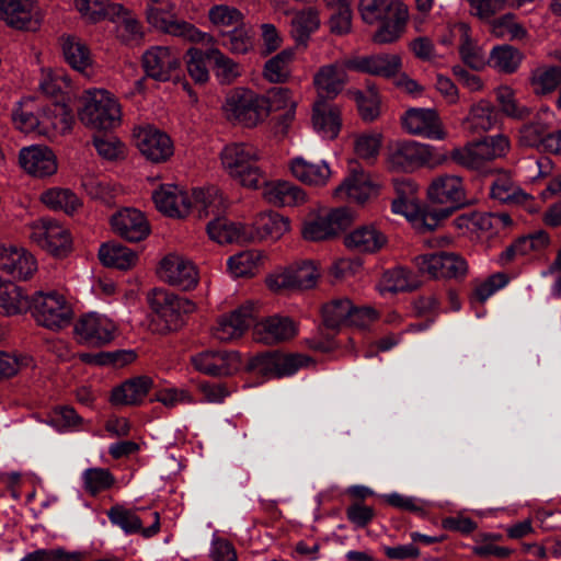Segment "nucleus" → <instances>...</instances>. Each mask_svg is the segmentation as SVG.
Here are the masks:
<instances>
[{
	"mask_svg": "<svg viewBox=\"0 0 561 561\" xmlns=\"http://www.w3.org/2000/svg\"><path fill=\"white\" fill-rule=\"evenodd\" d=\"M35 256L25 248L0 243V272L15 280H28L37 272Z\"/></svg>",
	"mask_w": 561,
	"mask_h": 561,
	"instance_id": "nucleus-17",
	"label": "nucleus"
},
{
	"mask_svg": "<svg viewBox=\"0 0 561 561\" xmlns=\"http://www.w3.org/2000/svg\"><path fill=\"white\" fill-rule=\"evenodd\" d=\"M378 184L371 175L363 169H353L344 181L334 190L336 197H346L353 202L363 204L375 196Z\"/></svg>",
	"mask_w": 561,
	"mask_h": 561,
	"instance_id": "nucleus-29",
	"label": "nucleus"
},
{
	"mask_svg": "<svg viewBox=\"0 0 561 561\" xmlns=\"http://www.w3.org/2000/svg\"><path fill=\"white\" fill-rule=\"evenodd\" d=\"M490 195L501 203H517L526 195L506 174L497 176L491 185Z\"/></svg>",
	"mask_w": 561,
	"mask_h": 561,
	"instance_id": "nucleus-60",
	"label": "nucleus"
},
{
	"mask_svg": "<svg viewBox=\"0 0 561 561\" xmlns=\"http://www.w3.org/2000/svg\"><path fill=\"white\" fill-rule=\"evenodd\" d=\"M510 141L504 135L486 137L451 150L450 158L455 163L469 170H481L488 162L505 156Z\"/></svg>",
	"mask_w": 561,
	"mask_h": 561,
	"instance_id": "nucleus-6",
	"label": "nucleus"
},
{
	"mask_svg": "<svg viewBox=\"0 0 561 561\" xmlns=\"http://www.w3.org/2000/svg\"><path fill=\"white\" fill-rule=\"evenodd\" d=\"M409 19L408 8L403 4H397L388 14H386L378 24V28L373 35L376 44H390L401 37L405 31Z\"/></svg>",
	"mask_w": 561,
	"mask_h": 561,
	"instance_id": "nucleus-34",
	"label": "nucleus"
},
{
	"mask_svg": "<svg viewBox=\"0 0 561 561\" xmlns=\"http://www.w3.org/2000/svg\"><path fill=\"white\" fill-rule=\"evenodd\" d=\"M192 208L195 207L201 218L220 215L227 209L228 203L219 188L209 186L195 188L191 193Z\"/></svg>",
	"mask_w": 561,
	"mask_h": 561,
	"instance_id": "nucleus-37",
	"label": "nucleus"
},
{
	"mask_svg": "<svg viewBox=\"0 0 561 561\" xmlns=\"http://www.w3.org/2000/svg\"><path fill=\"white\" fill-rule=\"evenodd\" d=\"M298 332L297 324L288 317L272 316L254 325V336L264 344L285 342Z\"/></svg>",
	"mask_w": 561,
	"mask_h": 561,
	"instance_id": "nucleus-32",
	"label": "nucleus"
},
{
	"mask_svg": "<svg viewBox=\"0 0 561 561\" xmlns=\"http://www.w3.org/2000/svg\"><path fill=\"white\" fill-rule=\"evenodd\" d=\"M76 9L90 23L107 20L110 15L122 10V4L108 0H75Z\"/></svg>",
	"mask_w": 561,
	"mask_h": 561,
	"instance_id": "nucleus-49",
	"label": "nucleus"
},
{
	"mask_svg": "<svg viewBox=\"0 0 561 561\" xmlns=\"http://www.w3.org/2000/svg\"><path fill=\"white\" fill-rule=\"evenodd\" d=\"M224 46L232 54L244 55L253 48V34L244 23L226 34Z\"/></svg>",
	"mask_w": 561,
	"mask_h": 561,
	"instance_id": "nucleus-61",
	"label": "nucleus"
},
{
	"mask_svg": "<svg viewBox=\"0 0 561 561\" xmlns=\"http://www.w3.org/2000/svg\"><path fill=\"white\" fill-rule=\"evenodd\" d=\"M194 368L210 376H230L242 367L240 354L236 351H204L191 358Z\"/></svg>",
	"mask_w": 561,
	"mask_h": 561,
	"instance_id": "nucleus-20",
	"label": "nucleus"
},
{
	"mask_svg": "<svg viewBox=\"0 0 561 561\" xmlns=\"http://www.w3.org/2000/svg\"><path fill=\"white\" fill-rule=\"evenodd\" d=\"M263 256V253L259 250L237 253L228 259V271L233 277L253 276L257 272Z\"/></svg>",
	"mask_w": 561,
	"mask_h": 561,
	"instance_id": "nucleus-50",
	"label": "nucleus"
},
{
	"mask_svg": "<svg viewBox=\"0 0 561 561\" xmlns=\"http://www.w3.org/2000/svg\"><path fill=\"white\" fill-rule=\"evenodd\" d=\"M134 139L140 153L154 163L167 161L174 152L169 135L152 125L135 128Z\"/></svg>",
	"mask_w": 561,
	"mask_h": 561,
	"instance_id": "nucleus-15",
	"label": "nucleus"
},
{
	"mask_svg": "<svg viewBox=\"0 0 561 561\" xmlns=\"http://www.w3.org/2000/svg\"><path fill=\"white\" fill-rule=\"evenodd\" d=\"M19 162L21 168L32 176L47 178L57 172V158L53 150L46 146L33 145L20 150Z\"/></svg>",
	"mask_w": 561,
	"mask_h": 561,
	"instance_id": "nucleus-28",
	"label": "nucleus"
},
{
	"mask_svg": "<svg viewBox=\"0 0 561 561\" xmlns=\"http://www.w3.org/2000/svg\"><path fill=\"white\" fill-rule=\"evenodd\" d=\"M497 121L499 114L494 105L488 100H480L470 107L466 124L473 133H484L492 129Z\"/></svg>",
	"mask_w": 561,
	"mask_h": 561,
	"instance_id": "nucleus-45",
	"label": "nucleus"
},
{
	"mask_svg": "<svg viewBox=\"0 0 561 561\" xmlns=\"http://www.w3.org/2000/svg\"><path fill=\"white\" fill-rule=\"evenodd\" d=\"M351 70L369 76L392 78L397 76L402 68V60L397 54H373L350 56Z\"/></svg>",
	"mask_w": 561,
	"mask_h": 561,
	"instance_id": "nucleus-25",
	"label": "nucleus"
},
{
	"mask_svg": "<svg viewBox=\"0 0 561 561\" xmlns=\"http://www.w3.org/2000/svg\"><path fill=\"white\" fill-rule=\"evenodd\" d=\"M416 286V280L410 271L396 267L382 274L378 289L381 294L398 293L414 289Z\"/></svg>",
	"mask_w": 561,
	"mask_h": 561,
	"instance_id": "nucleus-51",
	"label": "nucleus"
},
{
	"mask_svg": "<svg viewBox=\"0 0 561 561\" xmlns=\"http://www.w3.org/2000/svg\"><path fill=\"white\" fill-rule=\"evenodd\" d=\"M99 259L104 266L129 270L138 262L137 252L115 241L100 245Z\"/></svg>",
	"mask_w": 561,
	"mask_h": 561,
	"instance_id": "nucleus-40",
	"label": "nucleus"
},
{
	"mask_svg": "<svg viewBox=\"0 0 561 561\" xmlns=\"http://www.w3.org/2000/svg\"><path fill=\"white\" fill-rule=\"evenodd\" d=\"M270 105L265 95L250 89L237 88L227 94L222 111L228 121L252 128L270 115Z\"/></svg>",
	"mask_w": 561,
	"mask_h": 561,
	"instance_id": "nucleus-4",
	"label": "nucleus"
},
{
	"mask_svg": "<svg viewBox=\"0 0 561 561\" xmlns=\"http://www.w3.org/2000/svg\"><path fill=\"white\" fill-rule=\"evenodd\" d=\"M245 229L248 242L277 241L290 230V220L276 211H262Z\"/></svg>",
	"mask_w": 561,
	"mask_h": 561,
	"instance_id": "nucleus-22",
	"label": "nucleus"
},
{
	"mask_svg": "<svg viewBox=\"0 0 561 561\" xmlns=\"http://www.w3.org/2000/svg\"><path fill=\"white\" fill-rule=\"evenodd\" d=\"M318 10L307 8L298 11L291 21V34L296 42L306 44L312 33L320 27Z\"/></svg>",
	"mask_w": 561,
	"mask_h": 561,
	"instance_id": "nucleus-52",
	"label": "nucleus"
},
{
	"mask_svg": "<svg viewBox=\"0 0 561 561\" xmlns=\"http://www.w3.org/2000/svg\"><path fill=\"white\" fill-rule=\"evenodd\" d=\"M352 301L347 298L333 299L322 307V318L325 327L339 329L350 325Z\"/></svg>",
	"mask_w": 561,
	"mask_h": 561,
	"instance_id": "nucleus-53",
	"label": "nucleus"
},
{
	"mask_svg": "<svg viewBox=\"0 0 561 561\" xmlns=\"http://www.w3.org/2000/svg\"><path fill=\"white\" fill-rule=\"evenodd\" d=\"M28 309L39 325L50 330L67 327L72 318L71 306L64 295L56 291L37 293L28 302Z\"/></svg>",
	"mask_w": 561,
	"mask_h": 561,
	"instance_id": "nucleus-7",
	"label": "nucleus"
},
{
	"mask_svg": "<svg viewBox=\"0 0 561 561\" xmlns=\"http://www.w3.org/2000/svg\"><path fill=\"white\" fill-rule=\"evenodd\" d=\"M112 230L123 239L139 242L150 233V226L145 215L136 209L126 207L119 209L111 217Z\"/></svg>",
	"mask_w": 561,
	"mask_h": 561,
	"instance_id": "nucleus-26",
	"label": "nucleus"
},
{
	"mask_svg": "<svg viewBox=\"0 0 561 561\" xmlns=\"http://www.w3.org/2000/svg\"><path fill=\"white\" fill-rule=\"evenodd\" d=\"M146 15L148 23L160 31L176 16V5L171 0H148Z\"/></svg>",
	"mask_w": 561,
	"mask_h": 561,
	"instance_id": "nucleus-57",
	"label": "nucleus"
},
{
	"mask_svg": "<svg viewBox=\"0 0 561 561\" xmlns=\"http://www.w3.org/2000/svg\"><path fill=\"white\" fill-rule=\"evenodd\" d=\"M159 211L173 218H184L192 209L191 193L175 184H163L152 193Z\"/></svg>",
	"mask_w": 561,
	"mask_h": 561,
	"instance_id": "nucleus-24",
	"label": "nucleus"
},
{
	"mask_svg": "<svg viewBox=\"0 0 561 561\" xmlns=\"http://www.w3.org/2000/svg\"><path fill=\"white\" fill-rule=\"evenodd\" d=\"M451 215L446 208H417L412 217V226L420 232L431 231L438 227L439 222Z\"/></svg>",
	"mask_w": 561,
	"mask_h": 561,
	"instance_id": "nucleus-62",
	"label": "nucleus"
},
{
	"mask_svg": "<svg viewBox=\"0 0 561 561\" xmlns=\"http://www.w3.org/2000/svg\"><path fill=\"white\" fill-rule=\"evenodd\" d=\"M256 304L248 301L232 312L220 317L213 330L214 336L221 342H230L241 337L253 324Z\"/></svg>",
	"mask_w": 561,
	"mask_h": 561,
	"instance_id": "nucleus-21",
	"label": "nucleus"
},
{
	"mask_svg": "<svg viewBox=\"0 0 561 561\" xmlns=\"http://www.w3.org/2000/svg\"><path fill=\"white\" fill-rule=\"evenodd\" d=\"M158 273L163 282L182 290L194 289L199 280L196 265L178 253L165 255L159 264Z\"/></svg>",
	"mask_w": 561,
	"mask_h": 561,
	"instance_id": "nucleus-13",
	"label": "nucleus"
},
{
	"mask_svg": "<svg viewBox=\"0 0 561 561\" xmlns=\"http://www.w3.org/2000/svg\"><path fill=\"white\" fill-rule=\"evenodd\" d=\"M160 32L181 37L192 43L214 44L215 42L210 34L199 31L196 26L186 21L179 20L178 16L170 23H167Z\"/></svg>",
	"mask_w": 561,
	"mask_h": 561,
	"instance_id": "nucleus-55",
	"label": "nucleus"
},
{
	"mask_svg": "<svg viewBox=\"0 0 561 561\" xmlns=\"http://www.w3.org/2000/svg\"><path fill=\"white\" fill-rule=\"evenodd\" d=\"M413 263L420 273L433 278H459L468 273L466 260L454 252H437L417 255Z\"/></svg>",
	"mask_w": 561,
	"mask_h": 561,
	"instance_id": "nucleus-11",
	"label": "nucleus"
},
{
	"mask_svg": "<svg viewBox=\"0 0 561 561\" xmlns=\"http://www.w3.org/2000/svg\"><path fill=\"white\" fill-rule=\"evenodd\" d=\"M560 83L561 66H541L531 75V84L536 94L551 93Z\"/></svg>",
	"mask_w": 561,
	"mask_h": 561,
	"instance_id": "nucleus-58",
	"label": "nucleus"
},
{
	"mask_svg": "<svg viewBox=\"0 0 561 561\" xmlns=\"http://www.w3.org/2000/svg\"><path fill=\"white\" fill-rule=\"evenodd\" d=\"M80 101L79 119L88 128L107 130L121 123V105L107 90H85Z\"/></svg>",
	"mask_w": 561,
	"mask_h": 561,
	"instance_id": "nucleus-2",
	"label": "nucleus"
},
{
	"mask_svg": "<svg viewBox=\"0 0 561 561\" xmlns=\"http://www.w3.org/2000/svg\"><path fill=\"white\" fill-rule=\"evenodd\" d=\"M288 169L294 179L310 187H324L333 174L325 160L311 161L302 156L291 158Z\"/></svg>",
	"mask_w": 561,
	"mask_h": 561,
	"instance_id": "nucleus-27",
	"label": "nucleus"
},
{
	"mask_svg": "<svg viewBox=\"0 0 561 561\" xmlns=\"http://www.w3.org/2000/svg\"><path fill=\"white\" fill-rule=\"evenodd\" d=\"M30 229V238L55 255L60 254L70 245L68 230L56 220L42 218L34 221Z\"/></svg>",
	"mask_w": 561,
	"mask_h": 561,
	"instance_id": "nucleus-23",
	"label": "nucleus"
},
{
	"mask_svg": "<svg viewBox=\"0 0 561 561\" xmlns=\"http://www.w3.org/2000/svg\"><path fill=\"white\" fill-rule=\"evenodd\" d=\"M148 302L161 322V332L175 331L184 324V318L196 310V304L163 288H153Z\"/></svg>",
	"mask_w": 561,
	"mask_h": 561,
	"instance_id": "nucleus-5",
	"label": "nucleus"
},
{
	"mask_svg": "<svg viewBox=\"0 0 561 561\" xmlns=\"http://www.w3.org/2000/svg\"><path fill=\"white\" fill-rule=\"evenodd\" d=\"M524 55L517 48L510 45L493 47L489 55V65L504 73H514L520 66Z\"/></svg>",
	"mask_w": 561,
	"mask_h": 561,
	"instance_id": "nucleus-48",
	"label": "nucleus"
},
{
	"mask_svg": "<svg viewBox=\"0 0 561 561\" xmlns=\"http://www.w3.org/2000/svg\"><path fill=\"white\" fill-rule=\"evenodd\" d=\"M42 136L53 138L72 128V111L64 103H51L41 111Z\"/></svg>",
	"mask_w": 561,
	"mask_h": 561,
	"instance_id": "nucleus-35",
	"label": "nucleus"
},
{
	"mask_svg": "<svg viewBox=\"0 0 561 561\" xmlns=\"http://www.w3.org/2000/svg\"><path fill=\"white\" fill-rule=\"evenodd\" d=\"M348 249L363 253H374L387 244V237L373 225L362 226L345 236Z\"/></svg>",
	"mask_w": 561,
	"mask_h": 561,
	"instance_id": "nucleus-36",
	"label": "nucleus"
},
{
	"mask_svg": "<svg viewBox=\"0 0 561 561\" xmlns=\"http://www.w3.org/2000/svg\"><path fill=\"white\" fill-rule=\"evenodd\" d=\"M141 61L148 77L164 82L180 68L181 56L172 47L152 46L142 54Z\"/></svg>",
	"mask_w": 561,
	"mask_h": 561,
	"instance_id": "nucleus-19",
	"label": "nucleus"
},
{
	"mask_svg": "<svg viewBox=\"0 0 561 561\" xmlns=\"http://www.w3.org/2000/svg\"><path fill=\"white\" fill-rule=\"evenodd\" d=\"M43 16L35 0H0V21L18 31H36Z\"/></svg>",
	"mask_w": 561,
	"mask_h": 561,
	"instance_id": "nucleus-16",
	"label": "nucleus"
},
{
	"mask_svg": "<svg viewBox=\"0 0 561 561\" xmlns=\"http://www.w3.org/2000/svg\"><path fill=\"white\" fill-rule=\"evenodd\" d=\"M350 56L319 67L312 77L318 99H334L348 82Z\"/></svg>",
	"mask_w": 561,
	"mask_h": 561,
	"instance_id": "nucleus-12",
	"label": "nucleus"
},
{
	"mask_svg": "<svg viewBox=\"0 0 561 561\" xmlns=\"http://www.w3.org/2000/svg\"><path fill=\"white\" fill-rule=\"evenodd\" d=\"M401 124L410 135L434 140H443L447 136L437 112L432 108H409L402 115Z\"/></svg>",
	"mask_w": 561,
	"mask_h": 561,
	"instance_id": "nucleus-18",
	"label": "nucleus"
},
{
	"mask_svg": "<svg viewBox=\"0 0 561 561\" xmlns=\"http://www.w3.org/2000/svg\"><path fill=\"white\" fill-rule=\"evenodd\" d=\"M426 196L432 204L439 205L453 213L467 203L463 179L453 173L438 174L431 180Z\"/></svg>",
	"mask_w": 561,
	"mask_h": 561,
	"instance_id": "nucleus-10",
	"label": "nucleus"
},
{
	"mask_svg": "<svg viewBox=\"0 0 561 561\" xmlns=\"http://www.w3.org/2000/svg\"><path fill=\"white\" fill-rule=\"evenodd\" d=\"M294 51L284 49L265 62L263 76L273 83L285 82L290 76Z\"/></svg>",
	"mask_w": 561,
	"mask_h": 561,
	"instance_id": "nucleus-54",
	"label": "nucleus"
},
{
	"mask_svg": "<svg viewBox=\"0 0 561 561\" xmlns=\"http://www.w3.org/2000/svg\"><path fill=\"white\" fill-rule=\"evenodd\" d=\"M106 515L110 522L126 535L140 534L144 538H151L160 531V514L157 511L114 505Z\"/></svg>",
	"mask_w": 561,
	"mask_h": 561,
	"instance_id": "nucleus-8",
	"label": "nucleus"
},
{
	"mask_svg": "<svg viewBox=\"0 0 561 561\" xmlns=\"http://www.w3.org/2000/svg\"><path fill=\"white\" fill-rule=\"evenodd\" d=\"M61 47L65 59L70 67L89 75L93 59L88 45L79 37L68 35L61 38Z\"/></svg>",
	"mask_w": 561,
	"mask_h": 561,
	"instance_id": "nucleus-41",
	"label": "nucleus"
},
{
	"mask_svg": "<svg viewBox=\"0 0 561 561\" xmlns=\"http://www.w3.org/2000/svg\"><path fill=\"white\" fill-rule=\"evenodd\" d=\"M152 380L140 376L129 379L113 389L111 402L114 405H136L144 401L151 388Z\"/></svg>",
	"mask_w": 561,
	"mask_h": 561,
	"instance_id": "nucleus-38",
	"label": "nucleus"
},
{
	"mask_svg": "<svg viewBox=\"0 0 561 561\" xmlns=\"http://www.w3.org/2000/svg\"><path fill=\"white\" fill-rule=\"evenodd\" d=\"M85 553L81 551H68L58 547L53 549H38L25 556L24 561H83Z\"/></svg>",
	"mask_w": 561,
	"mask_h": 561,
	"instance_id": "nucleus-64",
	"label": "nucleus"
},
{
	"mask_svg": "<svg viewBox=\"0 0 561 561\" xmlns=\"http://www.w3.org/2000/svg\"><path fill=\"white\" fill-rule=\"evenodd\" d=\"M450 35L459 39V54L462 61L474 70H482L489 58L472 38L467 23L458 22L450 27Z\"/></svg>",
	"mask_w": 561,
	"mask_h": 561,
	"instance_id": "nucleus-33",
	"label": "nucleus"
},
{
	"mask_svg": "<svg viewBox=\"0 0 561 561\" xmlns=\"http://www.w3.org/2000/svg\"><path fill=\"white\" fill-rule=\"evenodd\" d=\"M75 334L81 344L103 347L116 339L118 325L106 314L92 311L83 314L76 322Z\"/></svg>",
	"mask_w": 561,
	"mask_h": 561,
	"instance_id": "nucleus-9",
	"label": "nucleus"
},
{
	"mask_svg": "<svg viewBox=\"0 0 561 561\" xmlns=\"http://www.w3.org/2000/svg\"><path fill=\"white\" fill-rule=\"evenodd\" d=\"M107 20L116 24L117 36L123 43L135 45L142 39L144 27L141 23L134 13L123 5L119 12L110 15Z\"/></svg>",
	"mask_w": 561,
	"mask_h": 561,
	"instance_id": "nucleus-42",
	"label": "nucleus"
},
{
	"mask_svg": "<svg viewBox=\"0 0 561 561\" xmlns=\"http://www.w3.org/2000/svg\"><path fill=\"white\" fill-rule=\"evenodd\" d=\"M206 58L213 62L215 77L221 84L233 83L243 72L242 66L239 62L216 47L206 51Z\"/></svg>",
	"mask_w": 561,
	"mask_h": 561,
	"instance_id": "nucleus-44",
	"label": "nucleus"
},
{
	"mask_svg": "<svg viewBox=\"0 0 561 561\" xmlns=\"http://www.w3.org/2000/svg\"><path fill=\"white\" fill-rule=\"evenodd\" d=\"M219 158L224 171L241 186L257 190L264 182V173L256 165L260 156L255 147L243 142L229 144L222 148Z\"/></svg>",
	"mask_w": 561,
	"mask_h": 561,
	"instance_id": "nucleus-1",
	"label": "nucleus"
},
{
	"mask_svg": "<svg viewBox=\"0 0 561 561\" xmlns=\"http://www.w3.org/2000/svg\"><path fill=\"white\" fill-rule=\"evenodd\" d=\"M320 273L312 262H302L273 273L266 278L267 287L273 291L283 289H310L316 286Z\"/></svg>",
	"mask_w": 561,
	"mask_h": 561,
	"instance_id": "nucleus-14",
	"label": "nucleus"
},
{
	"mask_svg": "<svg viewBox=\"0 0 561 561\" xmlns=\"http://www.w3.org/2000/svg\"><path fill=\"white\" fill-rule=\"evenodd\" d=\"M264 199L276 207H294L308 202L307 192L290 181L263 182Z\"/></svg>",
	"mask_w": 561,
	"mask_h": 561,
	"instance_id": "nucleus-31",
	"label": "nucleus"
},
{
	"mask_svg": "<svg viewBox=\"0 0 561 561\" xmlns=\"http://www.w3.org/2000/svg\"><path fill=\"white\" fill-rule=\"evenodd\" d=\"M358 111L365 121H374L380 113V98L376 89L369 88L366 92L355 90L352 92Z\"/></svg>",
	"mask_w": 561,
	"mask_h": 561,
	"instance_id": "nucleus-63",
	"label": "nucleus"
},
{
	"mask_svg": "<svg viewBox=\"0 0 561 561\" xmlns=\"http://www.w3.org/2000/svg\"><path fill=\"white\" fill-rule=\"evenodd\" d=\"M206 231L209 239L219 244L248 242L245 224L233 222L224 217L210 220Z\"/></svg>",
	"mask_w": 561,
	"mask_h": 561,
	"instance_id": "nucleus-39",
	"label": "nucleus"
},
{
	"mask_svg": "<svg viewBox=\"0 0 561 561\" xmlns=\"http://www.w3.org/2000/svg\"><path fill=\"white\" fill-rule=\"evenodd\" d=\"M28 309V299L21 287L0 278V313L15 316Z\"/></svg>",
	"mask_w": 561,
	"mask_h": 561,
	"instance_id": "nucleus-46",
	"label": "nucleus"
},
{
	"mask_svg": "<svg viewBox=\"0 0 561 561\" xmlns=\"http://www.w3.org/2000/svg\"><path fill=\"white\" fill-rule=\"evenodd\" d=\"M208 20L217 28L237 27L244 21V14L228 4H216L208 10Z\"/></svg>",
	"mask_w": 561,
	"mask_h": 561,
	"instance_id": "nucleus-59",
	"label": "nucleus"
},
{
	"mask_svg": "<svg viewBox=\"0 0 561 561\" xmlns=\"http://www.w3.org/2000/svg\"><path fill=\"white\" fill-rule=\"evenodd\" d=\"M35 103L27 99L18 103L12 112V121L18 129L23 133H34L42 136L41 112L35 114Z\"/></svg>",
	"mask_w": 561,
	"mask_h": 561,
	"instance_id": "nucleus-47",
	"label": "nucleus"
},
{
	"mask_svg": "<svg viewBox=\"0 0 561 561\" xmlns=\"http://www.w3.org/2000/svg\"><path fill=\"white\" fill-rule=\"evenodd\" d=\"M311 123L321 138L335 139L342 127L341 111L337 105L317 99L312 106Z\"/></svg>",
	"mask_w": 561,
	"mask_h": 561,
	"instance_id": "nucleus-30",
	"label": "nucleus"
},
{
	"mask_svg": "<svg viewBox=\"0 0 561 561\" xmlns=\"http://www.w3.org/2000/svg\"><path fill=\"white\" fill-rule=\"evenodd\" d=\"M81 482L84 492L94 496L110 489L114 484L115 478L108 469L93 467L82 471Z\"/></svg>",
	"mask_w": 561,
	"mask_h": 561,
	"instance_id": "nucleus-56",
	"label": "nucleus"
},
{
	"mask_svg": "<svg viewBox=\"0 0 561 561\" xmlns=\"http://www.w3.org/2000/svg\"><path fill=\"white\" fill-rule=\"evenodd\" d=\"M448 161V154L432 145L402 140L388 148L387 162L391 170L410 172L421 167L435 169Z\"/></svg>",
	"mask_w": 561,
	"mask_h": 561,
	"instance_id": "nucleus-3",
	"label": "nucleus"
},
{
	"mask_svg": "<svg viewBox=\"0 0 561 561\" xmlns=\"http://www.w3.org/2000/svg\"><path fill=\"white\" fill-rule=\"evenodd\" d=\"M41 202L53 210H60L72 215L82 206L78 195L66 187H50L41 194Z\"/></svg>",
	"mask_w": 561,
	"mask_h": 561,
	"instance_id": "nucleus-43",
	"label": "nucleus"
}]
</instances>
